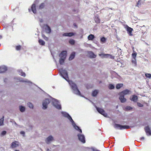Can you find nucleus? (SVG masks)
I'll return each instance as SVG.
<instances>
[{
	"instance_id": "nucleus-40",
	"label": "nucleus",
	"mask_w": 151,
	"mask_h": 151,
	"mask_svg": "<svg viewBox=\"0 0 151 151\" xmlns=\"http://www.w3.org/2000/svg\"><path fill=\"white\" fill-rule=\"evenodd\" d=\"M132 109V108L131 107L129 106H127L125 108V110L127 111L129 110H130Z\"/></svg>"
},
{
	"instance_id": "nucleus-52",
	"label": "nucleus",
	"mask_w": 151,
	"mask_h": 151,
	"mask_svg": "<svg viewBox=\"0 0 151 151\" xmlns=\"http://www.w3.org/2000/svg\"><path fill=\"white\" fill-rule=\"evenodd\" d=\"M2 38V36L1 35H0V39H1Z\"/></svg>"
},
{
	"instance_id": "nucleus-43",
	"label": "nucleus",
	"mask_w": 151,
	"mask_h": 151,
	"mask_svg": "<svg viewBox=\"0 0 151 151\" xmlns=\"http://www.w3.org/2000/svg\"><path fill=\"white\" fill-rule=\"evenodd\" d=\"M42 37L43 38H44L45 40L47 41L48 40V38L47 37H46L45 35H42Z\"/></svg>"
},
{
	"instance_id": "nucleus-30",
	"label": "nucleus",
	"mask_w": 151,
	"mask_h": 151,
	"mask_svg": "<svg viewBox=\"0 0 151 151\" xmlns=\"http://www.w3.org/2000/svg\"><path fill=\"white\" fill-rule=\"evenodd\" d=\"M132 63L134 66L137 65V63L136 59L133 58L132 61Z\"/></svg>"
},
{
	"instance_id": "nucleus-11",
	"label": "nucleus",
	"mask_w": 151,
	"mask_h": 151,
	"mask_svg": "<svg viewBox=\"0 0 151 151\" xmlns=\"http://www.w3.org/2000/svg\"><path fill=\"white\" fill-rule=\"evenodd\" d=\"M67 52L65 51H62L59 55L60 58L65 59L66 57Z\"/></svg>"
},
{
	"instance_id": "nucleus-8",
	"label": "nucleus",
	"mask_w": 151,
	"mask_h": 151,
	"mask_svg": "<svg viewBox=\"0 0 151 151\" xmlns=\"http://www.w3.org/2000/svg\"><path fill=\"white\" fill-rule=\"evenodd\" d=\"M54 140L53 137L51 135L49 136L45 139V142L47 144L51 143L52 141Z\"/></svg>"
},
{
	"instance_id": "nucleus-38",
	"label": "nucleus",
	"mask_w": 151,
	"mask_h": 151,
	"mask_svg": "<svg viewBox=\"0 0 151 151\" xmlns=\"http://www.w3.org/2000/svg\"><path fill=\"white\" fill-rule=\"evenodd\" d=\"M141 1L140 0H139L137 3L136 6H138V7H140L141 5Z\"/></svg>"
},
{
	"instance_id": "nucleus-33",
	"label": "nucleus",
	"mask_w": 151,
	"mask_h": 151,
	"mask_svg": "<svg viewBox=\"0 0 151 151\" xmlns=\"http://www.w3.org/2000/svg\"><path fill=\"white\" fill-rule=\"evenodd\" d=\"M108 88L110 89H112L114 88V86L112 84H110Z\"/></svg>"
},
{
	"instance_id": "nucleus-39",
	"label": "nucleus",
	"mask_w": 151,
	"mask_h": 151,
	"mask_svg": "<svg viewBox=\"0 0 151 151\" xmlns=\"http://www.w3.org/2000/svg\"><path fill=\"white\" fill-rule=\"evenodd\" d=\"M45 6V4L44 3H42L40 5L39 9H43Z\"/></svg>"
},
{
	"instance_id": "nucleus-49",
	"label": "nucleus",
	"mask_w": 151,
	"mask_h": 151,
	"mask_svg": "<svg viewBox=\"0 0 151 151\" xmlns=\"http://www.w3.org/2000/svg\"><path fill=\"white\" fill-rule=\"evenodd\" d=\"M8 80V79L7 78H5L4 79V81L5 82H7V80Z\"/></svg>"
},
{
	"instance_id": "nucleus-6",
	"label": "nucleus",
	"mask_w": 151,
	"mask_h": 151,
	"mask_svg": "<svg viewBox=\"0 0 151 151\" xmlns=\"http://www.w3.org/2000/svg\"><path fill=\"white\" fill-rule=\"evenodd\" d=\"M95 108L97 111L100 114L103 115L105 117H107V114L105 113V111L101 108L97 107L96 106H95Z\"/></svg>"
},
{
	"instance_id": "nucleus-21",
	"label": "nucleus",
	"mask_w": 151,
	"mask_h": 151,
	"mask_svg": "<svg viewBox=\"0 0 151 151\" xmlns=\"http://www.w3.org/2000/svg\"><path fill=\"white\" fill-rule=\"evenodd\" d=\"M17 80H19V81H21V82H23L28 83L29 84H32L31 82L29 80H27V79H25V80L23 81L22 80V79L21 78H19L17 79Z\"/></svg>"
},
{
	"instance_id": "nucleus-20",
	"label": "nucleus",
	"mask_w": 151,
	"mask_h": 151,
	"mask_svg": "<svg viewBox=\"0 0 151 151\" xmlns=\"http://www.w3.org/2000/svg\"><path fill=\"white\" fill-rule=\"evenodd\" d=\"M31 9L34 14H35L36 13V6L35 4H32L31 6Z\"/></svg>"
},
{
	"instance_id": "nucleus-45",
	"label": "nucleus",
	"mask_w": 151,
	"mask_h": 151,
	"mask_svg": "<svg viewBox=\"0 0 151 151\" xmlns=\"http://www.w3.org/2000/svg\"><path fill=\"white\" fill-rule=\"evenodd\" d=\"M6 132L5 131H2L1 133V135H4L6 134Z\"/></svg>"
},
{
	"instance_id": "nucleus-22",
	"label": "nucleus",
	"mask_w": 151,
	"mask_h": 151,
	"mask_svg": "<svg viewBox=\"0 0 151 151\" xmlns=\"http://www.w3.org/2000/svg\"><path fill=\"white\" fill-rule=\"evenodd\" d=\"M17 71L19 75H20L21 76H23L24 77L26 76L25 73L23 72L22 70L21 69L18 70Z\"/></svg>"
},
{
	"instance_id": "nucleus-34",
	"label": "nucleus",
	"mask_w": 151,
	"mask_h": 151,
	"mask_svg": "<svg viewBox=\"0 0 151 151\" xmlns=\"http://www.w3.org/2000/svg\"><path fill=\"white\" fill-rule=\"evenodd\" d=\"M94 20L96 23H99L100 22V19L97 17H95L94 18Z\"/></svg>"
},
{
	"instance_id": "nucleus-23",
	"label": "nucleus",
	"mask_w": 151,
	"mask_h": 151,
	"mask_svg": "<svg viewBox=\"0 0 151 151\" xmlns=\"http://www.w3.org/2000/svg\"><path fill=\"white\" fill-rule=\"evenodd\" d=\"M75 53L74 52H72L70 55L69 58V60H73L75 57Z\"/></svg>"
},
{
	"instance_id": "nucleus-29",
	"label": "nucleus",
	"mask_w": 151,
	"mask_h": 151,
	"mask_svg": "<svg viewBox=\"0 0 151 151\" xmlns=\"http://www.w3.org/2000/svg\"><path fill=\"white\" fill-rule=\"evenodd\" d=\"M123 86L122 84H117L116 86V88L117 89H119Z\"/></svg>"
},
{
	"instance_id": "nucleus-46",
	"label": "nucleus",
	"mask_w": 151,
	"mask_h": 151,
	"mask_svg": "<svg viewBox=\"0 0 151 151\" xmlns=\"http://www.w3.org/2000/svg\"><path fill=\"white\" fill-rule=\"evenodd\" d=\"M91 149L93 151H100L99 150L96 149H95L94 148L92 147L91 148Z\"/></svg>"
},
{
	"instance_id": "nucleus-56",
	"label": "nucleus",
	"mask_w": 151,
	"mask_h": 151,
	"mask_svg": "<svg viewBox=\"0 0 151 151\" xmlns=\"http://www.w3.org/2000/svg\"><path fill=\"white\" fill-rule=\"evenodd\" d=\"M29 12L30 11V9H29Z\"/></svg>"
},
{
	"instance_id": "nucleus-51",
	"label": "nucleus",
	"mask_w": 151,
	"mask_h": 151,
	"mask_svg": "<svg viewBox=\"0 0 151 151\" xmlns=\"http://www.w3.org/2000/svg\"><path fill=\"white\" fill-rule=\"evenodd\" d=\"M73 25H74L75 27H76L77 26V25H76V23H74V24H73Z\"/></svg>"
},
{
	"instance_id": "nucleus-14",
	"label": "nucleus",
	"mask_w": 151,
	"mask_h": 151,
	"mask_svg": "<svg viewBox=\"0 0 151 151\" xmlns=\"http://www.w3.org/2000/svg\"><path fill=\"white\" fill-rule=\"evenodd\" d=\"M7 70V68L4 65L0 67V73L4 72Z\"/></svg>"
},
{
	"instance_id": "nucleus-28",
	"label": "nucleus",
	"mask_w": 151,
	"mask_h": 151,
	"mask_svg": "<svg viewBox=\"0 0 151 151\" xmlns=\"http://www.w3.org/2000/svg\"><path fill=\"white\" fill-rule=\"evenodd\" d=\"M38 42L40 44L42 45H44L45 44V42L41 39L39 40Z\"/></svg>"
},
{
	"instance_id": "nucleus-1",
	"label": "nucleus",
	"mask_w": 151,
	"mask_h": 151,
	"mask_svg": "<svg viewBox=\"0 0 151 151\" xmlns=\"http://www.w3.org/2000/svg\"><path fill=\"white\" fill-rule=\"evenodd\" d=\"M60 75L70 85L72 89V92L77 95L81 96L80 91L78 90L76 85L71 81H70L68 76L67 71L65 70L61 69L59 70Z\"/></svg>"
},
{
	"instance_id": "nucleus-10",
	"label": "nucleus",
	"mask_w": 151,
	"mask_h": 151,
	"mask_svg": "<svg viewBox=\"0 0 151 151\" xmlns=\"http://www.w3.org/2000/svg\"><path fill=\"white\" fill-rule=\"evenodd\" d=\"M79 140L83 143H85L86 141L85 137L84 135L79 134L77 135Z\"/></svg>"
},
{
	"instance_id": "nucleus-32",
	"label": "nucleus",
	"mask_w": 151,
	"mask_h": 151,
	"mask_svg": "<svg viewBox=\"0 0 151 151\" xmlns=\"http://www.w3.org/2000/svg\"><path fill=\"white\" fill-rule=\"evenodd\" d=\"M65 59H63L60 58L59 60V63L60 64L63 65V64L64 61Z\"/></svg>"
},
{
	"instance_id": "nucleus-54",
	"label": "nucleus",
	"mask_w": 151,
	"mask_h": 151,
	"mask_svg": "<svg viewBox=\"0 0 151 151\" xmlns=\"http://www.w3.org/2000/svg\"><path fill=\"white\" fill-rule=\"evenodd\" d=\"M14 123L16 125H17V124H16V122H14Z\"/></svg>"
},
{
	"instance_id": "nucleus-2",
	"label": "nucleus",
	"mask_w": 151,
	"mask_h": 151,
	"mask_svg": "<svg viewBox=\"0 0 151 151\" xmlns=\"http://www.w3.org/2000/svg\"><path fill=\"white\" fill-rule=\"evenodd\" d=\"M61 113L63 116L68 118L71 123L73 126L76 130L78 131L81 133H82V130L80 127L76 125V123L72 119L71 116L67 113L64 111H61Z\"/></svg>"
},
{
	"instance_id": "nucleus-25",
	"label": "nucleus",
	"mask_w": 151,
	"mask_h": 151,
	"mask_svg": "<svg viewBox=\"0 0 151 151\" xmlns=\"http://www.w3.org/2000/svg\"><path fill=\"white\" fill-rule=\"evenodd\" d=\"M19 109L20 111L23 112L25 111V108L24 106H19Z\"/></svg>"
},
{
	"instance_id": "nucleus-7",
	"label": "nucleus",
	"mask_w": 151,
	"mask_h": 151,
	"mask_svg": "<svg viewBox=\"0 0 151 151\" xmlns=\"http://www.w3.org/2000/svg\"><path fill=\"white\" fill-rule=\"evenodd\" d=\"M50 102V100L47 99H45L42 102V109H45L47 108V105Z\"/></svg>"
},
{
	"instance_id": "nucleus-57",
	"label": "nucleus",
	"mask_w": 151,
	"mask_h": 151,
	"mask_svg": "<svg viewBox=\"0 0 151 151\" xmlns=\"http://www.w3.org/2000/svg\"><path fill=\"white\" fill-rule=\"evenodd\" d=\"M143 27H145V25H143Z\"/></svg>"
},
{
	"instance_id": "nucleus-16",
	"label": "nucleus",
	"mask_w": 151,
	"mask_h": 151,
	"mask_svg": "<svg viewBox=\"0 0 151 151\" xmlns=\"http://www.w3.org/2000/svg\"><path fill=\"white\" fill-rule=\"evenodd\" d=\"M138 99L137 96L135 95H133L130 97V99L131 101L136 102L137 101Z\"/></svg>"
},
{
	"instance_id": "nucleus-12",
	"label": "nucleus",
	"mask_w": 151,
	"mask_h": 151,
	"mask_svg": "<svg viewBox=\"0 0 151 151\" xmlns=\"http://www.w3.org/2000/svg\"><path fill=\"white\" fill-rule=\"evenodd\" d=\"M88 54L89 57L91 58H94L96 57V55H95L92 51H88Z\"/></svg>"
},
{
	"instance_id": "nucleus-47",
	"label": "nucleus",
	"mask_w": 151,
	"mask_h": 151,
	"mask_svg": "<svg viewBox=\"0 0 151 151\" xmlns=\"http://www.w3.org/2000/svg\"><path fill=\"white\" fill-rule=\"evenodd\" d=\"M39 21L40 22L42 23L43 22V20L42 19H40Z\"/></svg>"
},
{
	"instance_id": "nucleus-44",
	"label": "nucleus",
	"mask_w": 151,
	"mask_h": 151,
	"mask_svg": "<svg viewBox=\"0 0 151 151\" xmlns=\"http://www.w3.org/2000/svg\"><path fill=\"white\" fill-rule=\"evenodd\" d=\"M137 106L139 107H142L143 106V104L137 102Z\"/></svg>"
},
{
	"instance_id": "nucleus-35",
	"label": "nucleus",
	"mask_w": 151,
	"mask_h": 151,
	"mask_svg": "<svg viewBox=\"0 0 151 151\" xmlns=\"http://www.w3.org/2000/svg\"><path fill=\"white\" fill-rule=\"evenodd\" d=\"M145 76L146 78L151 79V74L146 73L145 74Z\"/></svg>"
},
{
	"instance_id": "nucleus-42",
	"label": "nucleus",
	"mask_w": 151,
	"mask_h": 151,
	"mask_svg": "<svg viewBox=\"0 0 151 151\" xmlns=\"http://www.w3.org/2000/svg\"><path fill=\"white\" fill-rule=\"evenodd\" d=\"M21 46L19 45L17 46L16 47V49L17 50H19L21 49Z\"/></svg>"
},
{
	"instance_id": "nucleus-37",
	"label": "nucleus",
	"mask_w": 151,
	"mask_h": 151,
	"mask_svg": "<svg viewBox=\"0 0 151 151\" xmlns=\"http://www.w3.org/2000/svg\"><path fill=\"white\" fill-rule=\"evenodd\" d=\"M4 120V117L3 116L2 118L0 119V124L1 125H3V122Z\"/></svg>"
},
{
	"instance_id": "nucleus-9",
	"label": "nucleus",
	"mask_w": 151,
	"mask_h": 151,
	"mask_svg": "<svg viewBox=\"0 0 151 151\" xmlns=\"http://www.w3.org/2000/svg\"><path fill=\"white\" fill-rule=\"evenodd\" d=\"M99 55L101 56L102 58H109L111 59H114V57L112 55L109 54H105L104 53L99 54Z\"/></svg>"
},
{
	"instance_id": "nucleus-17",
	"label": "nucleus",
	"mask_w": 151,
	"mask_h": 151,
	"mask_svg": "<svg viewBox=\"0 0 151 151\" xmlns=\"http://www.w3.org/2000/svg\"><path fill=\"white\" fill-rule=\"evenodd\" d=\"M127 30L129 36H132L133 35L132 32L133 29L132 28L127 26Z\"/></svg>"
},
{
	"instance_id": "nucleus-27",
	"label": "nucleus",
	"mask_w": 151,
	"mask_h": 151,
	"mask_svg": "<svg viewBox=\"0 0 151 151\" xmlns=\"http://www.w3.org/2000/svg\"><path fill=\"white\" fill-rule=\"evenodd\" d=\"M27 106L30 108L33 109L34 108V106L33 104L30 102H28L27 104Z\"/></svg>"
},
{
	"instance_id": "nucleus-19",
	"label": "nucleus",
	"mask_w": 151,
	"mask_h": 151,
	"mask_svg": "<svg viewBox=\"0 0 151 151\" xmlns=\"http://www.w3.org/2000/svg\"><path fill=\"white\" fill-rule=\"evenodd\" d=\"M18 142L17 141L13 142L11 144V147L13 148H15L18 147Z\"/></svg>"
},
{
	"instance_id": "nucleus-4",
	"label": "nucleus",
	"mask_w": 151,
	"mask_h": 151,
	"mask_svg": "<svg viewBox=\"0 0 151 151\" xmlns=\"http://www.w3.org/2000/svg\"><path fill=\"white\" fill-rule=\"evenodd\" d=\"M51 98V99L50 101H51L52 105L56 109H61V107L58 101L52 98Z\"/></svg>"
},
{
	"instance_id": "nucleus-26",
	"label": "nucleus",
	"mask_w": 151,
	"mask_h": 151,
	"mask_svg": "<svg viewBox=\"0 0 151 151\" xmlns=\"http://www.w3.org/2000/svg\"><path fill=\"white\" fill-rule=\"evenodd\" d=\"M98 93V91L97 90H95L92 92V95L93 96H96Z\"/></svg>"
},
{
	"instance_id": "nucleus-15",
	"label": "nucleus",
	"mask_w": 151,
	"mask_h": 151,
	"mask_svg": "<svg viewBox=\"0 0 151 151\" xmlns=\"http://www.w3.org/2000/svg\"><path fill=\"white\" fill-rule=\"evenodd\" d=\"M145 131L147 135H151V131L148 126L146 127L145 128Z\"/></svg>"
},
{
	"instance_id": "nucleus-24",
	"label": "nucleus",
	"mask_w": 151,
	"mask_h": 151,
	"mask_svg": "<svg viewBox=\"0 0 151 151\" xmlns=\"http://www.w3.org/2000/svg\"><path fill=\"white\" fill-rule=\"evenodd\" d=\"M95 38L94 35L92 34L90 35L88 37V38L89 40H93Z\"/></svg>"
},
{
	"instance_id": "nucleus-48",
	"label": "nucleus",
	"mask_w": 151,
	"mask_h": 151,
	"mask_svg": "<svg viewBox=\"0 0 151 151\" xmlns=\"http://www.w3.org/2000/svg\"><path fill=\"white\" fill-rule=\"evenodd\" d=\"M20 134H25V132L24 131H21L20 132Z\"/></svg>"
},
{
	"instance_id": "nucleus-36",
	"label": "nucleus",
	"mask_w": 151,
	"mask_h": 151,
	"mask_svg": "<svg viewBox=\"0 0 151 151\" xmlns=\"http://www.w3.org/2000/svg\"><path fill=\"white\" fill-rule=\"evenodd\" d=\"M69 43L71 45H74L75 43V41L73 39L70 40L69 41Z\"/></svg>"
},
{
	"instance_id": "nucleus-31",
	"label": "nucleus",
	"mask_w": 151,
	"mask_h": 151,
	"mask_svg": "<svg viewBox=\"0 0 151 151\" xmlns=\"http://www.w3.org/2000/svg\"><path fill=\"white\" fill-rule=\"evenodd\" d=\"M133 53L132 54V55L133 57V58L134 59H136L137 55V53L135 51H134V50H133Z\"/></svg>"
},
{
	"instance_id": "nucleus-3",
	"label": "nucleus",
	"mask_w": 151,
	"mask_h": 151,
	"mask_svg": "<svg viewBox=\"0 0 151 151\" xmlns=\"http://www.w3.org/2000/svg\"><path fill=\"white\" fill-rule=\"evenodd\" d=\"M131 93V91L127 89H125L120 93L119 94V99L121 102L122 103L125 102L126 101V99L124 98V96L126 95L130 94Z\"/></svg>"
},
{
	"instance_id": "nucleus-41",
	"label": "nucleus",
	"mask_w": 151,
	"mask_h": 151,
	"mask_svg": "<svg viewBox=\"0 0 151 151\" xmlns=\"http://www.w3.org/2000/svg\"><path fill=\"white\" fill-rule=\"evenodd\" d=\"M106 40V39L104 37H102L101 39V41L103 43H105Z\"/></svg>"
},
{
	"instance_id": "nucleus-18",
	"label": "nucleus",
	"mask_w": 151,
	"mask_h": 151,
	"mask_svg": "<svg viewBox=\"0 0 151 151\" xmlns=\"http://www.w3.org/2000/svg\"><path fill=\"white\" fill-rule=\"evenodd\" d=\"M74 33L73 32L65 33L63 34V36L71 37L74 35Z\"/></svg>"
},
{
	"instance_id": "nucleus-55",
	"label": "nucleus",
	"mask_w": 151,
	"mask_h": 151,
	"mask_svg": "<svg viewBox=\"0 0 151 151\" xmlns=\"http://www.w3.org/2000/svg\"><path fill=\"white\" fill-rule=\"evenodd\" d=\"M14 151H19V150H15Z\"/></svg>"
},
{
	"instance_id": "nucleus-50",
	"label": "nucleus",
	"mask_w": 151,
	"mask_h": 151,
	"mask_svg": "<svg viewBox=\"0 0 151 151\" xmlns=\"http://www.w3.org/2000/svg\"><path fill=\"white\" fill-rule=\"evenodd\" d=\"M145 139V138L144 137H141L140 139V140H144Z\"/></svg>"
},
{
	"instance_id": "nucleus-53",
	"label": "nucleus",
	"mask_w": 151,
	"mask_h": 151,
	"mask_svg": "<svg viewBox=\"0 0 151 151\" xmlns=\"http://www.w3.org/2000/svg\"><path fill=\"white\" fill-rule=\"evenodd\" d=\"M49 150H49V149H48V148L47 149V151H49Z\"/></svg>"
},
{
	"instance_id": "nucleus-13",
	"label": "nucleus",
	"mask_w": 151,
	"mask_h": 151,
	"mask_svg": "<svg viewBox=\"0 0 151 151\" xmlns=\"http://www.w3.org/2000/svg\"><path fill=\"white\" fill-rule=\"evenodd\" d=\"M45 32L47 34H50L51 32V29L50 27L47 24H45Z\"/></svg>"
},
{
	"instance_id": "nucleus-58",
	"label": "nucleus",
	"mask_w": 151,
	"mask_h": 151,
	"mask_svg": "<svg viewBox=\"0 0 151 151\" xmlns=\"http://www.w3.org/2000/svg\"><path fill=\"white\" fill-rule=\"evenodd\" d=\"M0 126H1V125L0 124Z\"/></svg>"
},
{
	"instance_id": "nucleus-5",
	"label": "nucleus",
	"mask_w": 151,
	"mask_h": 151,
	"mask_svg": "<svg viewBox=\"0 0 151 151\" xmlns=\"http://www.w3.org/2000/svg\"><path fill=\"white\" fill-rule=\"evenodd\" d=\"M115 128H119L120 129H128L130 128V127L127 125H122L118 124H115L114 126Z\"/></svg>"
}]
</instances>
